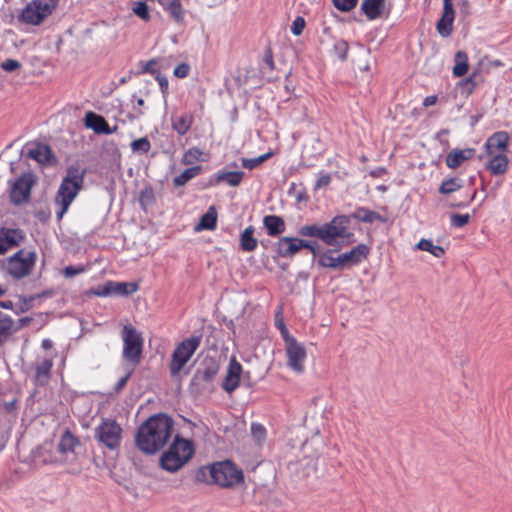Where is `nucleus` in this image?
<instances>
[{
	"label": "nucleus",
	"instance_id": "26",
	"mask_svg": "<svg viewBox=\"0 0 512 512\" xmlns=\"http://www.w3.org/2000/svg\"><path fill=\"white\" fill-rule=\"evenodd\" d=\"M474 153L475 150L471 148L464 150H452L446 156V164L449 168L455 169L465 160L471 159L474 156Z\"/></svg>",
	"mask_w": 512,
	"mask_h": 512
},
{
	"label": "nucleus",
	"instance_id": "7",
	"mask_svg": "<svg viewBox=\"0 0 512 512\" xmlns=\"http://www.w3.org/2000/svg\"><path fill=\"white\" fill-rule=\"evenodd\" d=\"M210 474L214 483L229 488L240 484L244 480L242 470L231 461L215 463L210 467Z\"/></svg>",
	"mask_w": 512,
	"mask_h": 512
},
{
	"label": "nucleus",
	"instance_id": "2",
	"mask_svg": "<svg viewBox=\"0 0 512 512\" xmlns=\"http://www.w3.org/2000/svg\"><path fill=\"white\" fill-rule=\"evenodd\" d=\"M85 171L78 166H70L63 178L55 197V204L59 207L57 219L60 220L67 212L70 204L83 187Z\"/></svg>",
	"mask_w": 512,
	"mask_h": 512
},
{
	"label": "nucleus",
	"instance_id": "45",
	"mask_svg": "<svg viewBox=\"0 0 512 512\" xmlns=\"http://www.w3.org/2000/svg\"><path fill=\"white\" fill-rule=\"evenodd\" d=\"M333 50L340 60H345L349 50V45L345 40H337L334 43Z\"/></svg>",
	"mask_w": 512,
	"mask_h": 512
},
{
	"label": "nucleus",
	"instance_id": "40",
	"mask_svg": "<svg viewBox=\"0 0 512 512\" xmlns=\"http://www.w3.org/2000/svg\"><path fill=\"white\" fill-rule=\"evenodd\" d=\"M303 237H316L323 241V225H304L299 229Z\"/></svg>",
	"mask_w": 512,
	"mask_h": 512
},
{
	"label": "nucleus",
	"instance_id": "63",
	"mask_svg": "<svg viewBox=\"0 0 512 512\" xmlns=\"http://www.w3.org/2000/svg\"><path fill=\"white\" fill-rule=\"evenodd\" d=\"M156 79L159 82V86L163 94H165L168 90V80L165 76H162L160 73L156 74Z\"/></svg>",
	"mask_w": 512,
	"mask_h": 512
},
{
	"label": "nucleus",
	"instance_id": "5",
	"mask_svg": "<svg viewBox=\"0 0 512 512\" xmlns=\"http://www.w3.org/2000/svg\"><path fill=\"white\" fill-rule=\"evenodd\" d=\"M201 343L200 336H193L183 340L174 349L171 355L169 370L172 377L180 375L181 371L191 359L192 355L199 348Z\"/></svg>",
	"mask_w": 512,
	"mask_h": 512
},
{
	"label": "nucleus",
	"instance_id": "35",
	"mask_svg": "<svg viewBox=\"0 0 512 512\" xmlns=\"http://www.w3.org/2000/svg\"><path fill=\"white\" fill-rule=\"evenodd\" d=\"M243 176L244 173L242 171L219 172L216 175V182H226L230 186L236 187L241 183Z\"/></svg>",
	"mask_w": 512,
	"mask_h": 512
},
{
	"label": "nucleus",
	"instance_id": "10",
	"mask_svg": "<svg viewBox=\"0 0 512 512\" xmlns=\"http://www.w3.org/2000/svg\"><path fill=\"white\" fill-rule=\"evenodd\" d=\"M94 437L103 446L114 450L120 446L122 428L115 420L106 418L95 428Z\"/></svg>",
	"mask_w": 512,
	"mask_h": 512
},
{
	"label": "nucleus",
	"instance_id": "13",
	"mask_svg": "<svg viewBox=\"0 0 512 512\" xmlns=\"http://www.w3.org/2000/svg\"><path fill=\"white\" fill-rule=\"evenodd\" d=\"M37 177L32 173L22 174L10 189V200L14 205H21L30 199L32 187L36 184Z\"/></svg>",
	"mask_w": 512,
	"mask_h": 512
},
{
	"label": "nucleus",
	"instance_id": "56",
	"mask_svg": "<svg viewBox=\"0 0 512 512\" xmlns=\"http://www.w3.org/2000/svg\"><path fill=\"white\" fill-rule=\"evenodd\" d=\"M479 66H485V69L490 71L492 68L503 66V63L500 60H487V58H483L479 62Z\"/></svg>",
	"mask_w": 512,
	"mask_h": 512
},
{
	"label": "nucleus",
	"instance_id": "30",
	"mask_svg": "<svg viewBox=\"0 0 512 512\" xmlns=\"http://www.w3.org/2000/svg\"><path fill=\"white\" fill-rule=\"evenodd\" d=\"M263 224L268 231V235L277 236L285 231L284 220L276 215H268L263 219Z\"/></svg>",
	"mask_w": 512,
	"mask_h": 512
},
{
	"label": "nucleus",
	"instance_id": "34",
	"mask_svg": "<svg viewBox=\"0 0 512 512\" xmlns=\"http://www.w3.org/2000/svg\"><path fill=\"white\" fill-rule=\"evenodd\" d=\"M217 212L214 206H210L208 211L201 217L196 226V230H212L216 227Z\"/></svg>",
	"mask_w": 512,
	"mask_h": 512
},
{
	"label": "nucleus",
	"instance_id": "12",
	"mask_svg": "<svg viewBox=\"0 0 512 512\" xmlns=\"http://www.w3.org/2000/svg\"><path fill=\"white\" fill-rule=\"evenodd\" d=\"M349 219L346 216H336L329 223L323 224V242L333 246L338 239L349 238L352 234L348 229Z\"/></svg>",
	"mask_w": 512,
	"mask_h": 512
},
{
	"label": "nucleus",
	"instance_id": "8",
	"mask_svg": "<svg viewBox=\"0 0 512 512\" xmlns=\"http://www.w3.org/2000/svg\"><path fill=\"white\" fill-rule=\"evenodd\" d=\"M282 337L285 342L288 367L297 373L304 372L307 357L305 347L295 338L290 336L288 330L284 326L282 328Z\"/></svg>",
	"mask_w": 512,
	"mask_h": 512
},
{
	"label": "nucleus",
	"instance_id": "3",
	"mask_svg": "<svg viewBox=\"0 0 512 512\" xmlns=\"http://www.w3.org/2000/svg\"><path fill=\"white\" fill-rule=\"evenodd\" d=\"M193 454L192 442L176 436L169 449L161 455L160 465L164 470L174 473L185 466Z\"/></svg>",
	"mask_w": 512,
	"mask_h": 512
},
{
	"label": "nucleus",
	"instance_id": "28",
	"mask_svg": "<svg viewBox=\"0 0 512 512\" xmlns=\"http://www.w3.org/2000/svg\"><path fill=\"white\" fill-rule=\"evenodd\" d=\"M13 319L0 312V347L15 334Z\"/></svg>",
	"mask_w": 512,
	"mask_h": 512
},
{
	"label": "nucleus",
	"instance_id": "48",
	"mask_svg": "<svg viewBox=\"0 0 512 512\" xmlns=\"http://www.w3.org/2000/svg\"><path fill=\"white\" fill-rule=\"evenodd\" d=\"M139 201L143 207L152 205L155 201L153 190L150 188L144 189L140 194Z\"/></svg>",
	"mask_w": 512,
	"mask_h": 512
},
{
	"label": "nucleus",
	"instance_id": "21",
	"mask_svg": "<svg viewBox=\"0 0 512 512\" xmlns=\"http://www.w3.org/2000/svg\"><path fill=\"white\" fill-rule=\"evenodd\" d=\"M27 157L37 161L39 164H53L56 158L51 148L45 144H36L27 152Z\"/></svg>",
	"mask_w": 512,
	"mask_h": 512
},
{
	"label": "nucleus",
	"instance_id": "49",
	"mask_svg": "<svg viewBox=\"0 0 512 512\" xmlns=\"http://www.w3.org/2000/svg\"><path fill=\"white\" fill-rule=\"evenodd\" d=\"M450 218H451V224L454 227L461 228L469 223L470 215L469 214H452Z\"/></svg>",
	"mask_w": 512,
	"mask_h": 512
},
{
	"label": "nucleus",
	"instance_id": "33",
	"mask_svg": "<svg viewBox=\"0 0 512 512\" xmlns=\"http://www.w3.org/2000/svg\"><path fill=\"white\" fill-rule=\"evenodd\" d=\"M454 62L453 75L456 77L464 76L469 68L467 53L464 51H457L454 56Z\"/></svg>",
	"mask_w": 512,
	"mask_h": 512
},
{
	"label": "nucleus",
	"instance_id": "62",
	"mask_svg": "<svg viewBox=\"0 0 512 512\" xmlns=\"http://www.w3.org/2000/svg\"><path fill=\"white\" fill-rule=\"evenodd\" d=\"M459 10L460 13L463 14L464 16L469 15L471 12V5L469 0H461L459 3Z\"/></svg>",
	"mask_w": 512,
	"mask_h": 512
},
{
	"label": "nucleus",
	"instance_id": "54",
	"mask_svg": "<svg viewBox=\"0 0 512 512\" xmlns=\"http://www.w3.org/2000/svg\"><path fill=\"white\" fill-rule=\"evenodd\" d=\"M82 272H84V267L81 265L80 266H67L63 270V275L66 278H71L78 274H81Z\"/></svg>",
	"mask_w": 512,
	"mask_h": 512
},
{
	"label": "nucleus",
	"instance_id": "15",
	"mask_svg": "<svg viewBox=\"0 0 512 512\" xmlns=\"http://www.w3.org/2000/svg\"><path fill=\"white\" fill-rule=\"evenodd\" d=\"M85 126L92 129L96 134L110 135L117 131L118 127L111 128L105 118L94 112H87L84 118Z\"/></svg>",
	"mask_w": 512,
	"mask_h": 512
},
{
	"label": "nucleus",
	"instance_id": "47",
	"mask_svg": "<svg viewBox=\"0 0 512 512\" xmlns=\"http://www.w3.org/2000/svg\"><path fill=\"white\" fill-rule=\"evenodd\" d=\"M133 12L145 21L150 18L148 6L144 2H136L133 7Z\"/></svg>",
	"mask_w": 512,
	"mask_h": 512
},
{
	"label": "nucleus",
	"instance_id": "51",
	"mask_svg": "<svg viewBox=\"0 0 512 512\" xmlns=\"http://www.w3.org/2000/svg\"><path fill=\"white\" fill-rule=\"evenodd\" d=\"M251 432L258 443H261L264 440L266 431L262 425L253 423L251 426Z\"/></svg>",
	"mask_w": 512,
	"mask_h": 512
},
{
	"label": "nucleus",
	"instance_id": "46",
	"mask_svg": "<svg viewBox=\"0 0 512 512\" xmlns=\"http://www.w3.org/2000/svg\"><path fill=\"white\" fill-rule=\"evenodd\" d=\"M271 153H267L264 155H261L257 158L253 159H243L242 160V166L247 169H254L264 161H266L270 157Z\"/></svg>",
	"mask_w": 512,
	"mask_h": 512
},
{
	"label": "nucleus",
	"instance_id": "24",
	"mask_svg": "<svg viewBox=\"0 0 512 512\" xmlns=\"http://www.w3.org/2000/svg\"><path fill=\"white\" fill-rule=\"evenodd\" d=\"M385 9V0H364L361 10L369 20L381 17Z\"/></svg>",
	"mask_w": 512,
	"mask_h": 512
},
{
	"label": "nucleus",
	"instance_id": "27",
	"mask_svg": "<svg viewBox=\"0 0 512 512\" xmlns=\"http://www.w3.org/2000/svg\"><path fill=\"white\" fill-rule=\"evenodd\" d=\"M51 453V445L44 444L38 447L34 453V461L39 462L41 464H51V463H66V460H62L59 457H53L50 455Z\"/></svg>",
	"mask_w": 512,
	"mask_h": 512
},
{
	"label": "nucleus",
	"instance_id": "42",
	"mask_svg": "<svg viewBox=\"0 0 512 512\" xmlns=\"http://www.w3.org/2000/svg\"><path fill=\"white\" fill-rule=\"evenodd\" d=\"M201 155H202L201 150H199L196 147H192L184 153L183 158H182V163L184 165H191L194 162L198 161L200 159Z\"/></svg>",
	"mask_w": 512,
	"mask_h": 512
},
{
	"label": "nucleus",
	"instance_id": "22",
	"mask_svg": "<svg viewBox=\"0 0 512 512\" xmlns=\"http://www.w3.org/2000/svg\"><path fill=\"white\" fill-rule=\"evenodd\" d=\"M509 135L506 132H496L490 136L485 144L487 154L494 155L497 153H503L508 146Z\"/></svg>",
	"mask_w": 512,
	"mask_h": 512
},
{
	"label": "nucleus",
	"instance_id": "4",
	"mask_svg": "<svg viewBox=\"0 0 512 512\" xmlns=\"http://www.w3.org/2000/svg\"><path fill=\"white\" fill-rule=\"evenodd\" d=\"M219 369L220 365L214 358H205L191 379V393L195 396L208 395L212 393L215 389L214 380Z\"/></svg>",
	"mask_w": 512,
	"mask_h": 512
},
{
	"label": "nucleus",
	"instance_id": "43",
	"mask_svg": "<svg viewBox=\"0 0 512 512\" xmlns=\"http://www.w3.org/2000/svg\"><path fill=\"white\" fill-rule=\"evenodd\" d=\"M477 74H478V70H475L468 78H466L460 82V86L462 87V89L464 90V92L467 95L471 94L477 85V81H476Z\"/></svg>",
	"mask_w": 512,
	"mask_h": 512
},
{
	"label": "nucleus",
	"instance_id": "9",
	"mask_svg": "<svg viewBox=\"0 0 512 512\" xmlns=\"http://www.w3.org/2000/svg\"><path fill=\"white\" fill-rule=\"evenodd\" d=\"M122 340L123 357L133 365L139 364L143 349L141 334L131 324H127L122 330Z\"/></svg>",
	"mask_w": 512,
	"mask_h": 512
},
{
	"label": "nucleus",
	"instance_id": "39",
	"mask_svg": "<svg viewBox=\"0 0 512 512\" xmlns=\"http://www.w3.org/2000/svg\"><path fill=\"white\" fill-rule=\"evenodd\" d=\"M461 188L462 180L460 178L454 177L444 180L439 187V192L441 194H451Z\"/></svg>",
	"mask_w": 512,
	"mask_h": 512
},
{
	"label": "nucleus",
	"instance_id": "20",
	"mask_svg": "<svg viewBox=\"0 0 512 512\" xmlns=\"http://www.w3.org/2000/svg\"><path fill=\"white\" fill-rule=\"evenodd\" d=\"M78 445L79 440L70 431H65L58 444V452L64 456L61 459L66 460V463L73 461L75 459V448Z\"/></svg>",
	"mask_w": 512,
	"mask_h": 512
},
{
	"label": "nucleus",
	"instance_id": "31",
	"mask_svg": "<svg viewBox=\"0 0 512 512\" xmlns=\"http://www.w3.org/2000/svg\"><path fill=\"white\" fill-rule=\"evenodd\" d=\"M159 4L169 12L176 22H182L184 19V9L180 0H157Z\"/></svg>",
	"mask_w": 512,
	"mask_h": 512
},
{
	"label": "nucleus",
	"instance_id": "32",
	"mask_svg": "<svg viewBox=\"0 0 512 512\" xmlns=\"http://www.w3.org/2000/svg\"><path fill=\"white\" fill-rule=\"evenodd\" d=\"M254 227L248 226L240 235V247L243 251L252 252L257 248L258 241L254 237Z\"/></svg>",
	"mask_w": 512,
	"mask_h": 512
},
{
	"label": "nucleus",
	"instance_id": "16",
	"mask_svg": "<svg viewBox=\"0 0 512 512\" xmlns=\"http://www.w3.org/2000/svg\"><path fill=\"white\" fill-rule=\"evenodd\" d=\"M454 17L453 0H443L442 17L436 25L437 31L441 36L447 37L451 34Z\"/></svg>",
	"mask_w": 512,
	"mask_h": 512
},
{
	"label": "nucleus",
	"instance_id": "41",
	"mask_svg": "<svg viewBox=\"0 0 512 512\" xmlns=\"http://www.w3.org/2000/svg\"><path fill=\"white\" fill-rule=\"evenodd\" d=\"M130 146L134 153H139V154H145L151 148L150 141L148 140L147 137H142V138L132 141Z\"/></svg>",
	"mask_w": 512,
	"mask_h": 512
},
{
	"label": "nucleus",
	"instance_id": "25",
	"mask_svg": "<svg viewBox=\"0 0 512 512\" xmlns=\"http://www.w3.org/2000/svg\"><path fill=\"white\" fill-rule=\"evenodd\" d=\"M491 160L487 164V169L492 175H503L508 170L509 159L503 153L490 155Z\"/></svg>",
	"mask_w": 512,
	"mask_h": 512
},
{
	"label": "nucleus",
	"instance_id": "50",
	"mask_svg": "<svg viewBox=\"0 0 512 512\" xmlns=\"http://www.w3.org/2000/svg\"><path fill=\"white\" fill-rule=\"evenodd\" d=\"M357 1L358 0H333V4L338 10L348 12L356 6Z\"/></svg>",
	"mask_w": 512,
	"mask_h": 512
},
{
	"label": "nucleus",
	"instance_id": "14",
	"mask_svg": "<svg viewBox=\"0 0 512 512\" xmlns=\"http://www.w3.org/2000/svg\"><path fill=\"white\" fill-rule=\"evenodd\" d=\"M138 290V285L132 282H113L108 281L97 288L91 289L90 294L95 296L122 295L127 296Z\"/></svg>",
	"mask_w": 512,
	"mask_h": 512
},
{
	"label": "nucleus",
	"instance_id": "19",
	"mask_svg": "<svg viewBox=\"0 0 512 512\" xmlns=\"http://www.w3.org/2000/svg\"><path fill=\"white\" fill-rule=\"evenodd\" d=\"M369 253V249L365 244H360L348 252L340 254L337 258L338 268L359 263Z\"/></svg>",
	"mask_w": 512,
	"mask_h": 512
},
{
	"label": "nucleus",
	"instance_id": "59",
	"mask_svg": "<svg viewBox=\"0 0 512 512\" xmlns=\"http://www.w3.org/2000/svg\"><path fill=\"white\" fill-rule=\"evenodd\" d=\"M31 318L30 317H23V318H20L18 320H13V324H14V329H15V333H17L21 328L29 325V323L31 322Z\"/></svg>",
	"mask_w": 512,
	"mask_h": 512
},
{
	"label": "nucleus",
	"instance_id": "17",
	"mask_svg": "<svg viewBox=\"0 0 512 512\" xmlns=\"http://www.w3.org/2000/svg\"><path fill=\"white\" fill-rule=\"evenodd\" d=\"M303 246H308L304 239L293 238V237H282L277 242V253L284 258H291L301 249Z\"/></svg>",
	"mask_w": 512,
	"mask_h": 512
},
{
	"label": "nucleus",
	"instance_id": "64",
	"mask_svg": "<svg viewBox=\"0 0 512 512\" xmlns=\"http://www.w3.org/2000/svg\"><path fill=\"white\" fill-rule=\"evenodd\" d=\"M156 64V60L155 59H151L149 60L144 66H143V69H142V72L144 73H150V74H157L158 72L155 70L154 66Z\"/></svg>",
	"mask_w": 512,
	"mask_h": 512
},
{
	"label": "nucleus",
	"instance_id": "60",
	"mask_svg": "<svg viewBox=\"0 0 512 512\" xmlns=\"http://www.w3.org/2000/svg\"><path fill=\"white\" fill-rule=\"evenodd\" d=\"M331 182V176L329 174H322L318 177L316 182V188H322L329 185Z\"/></svg>",
	"mask_w": 512,
	"mask_h": 512
},
{
	"label": "nucleus",
	"instance_id": "52",
	"mask_svg": "<svg viewBox=\"0 0 512 512\" xmlns=\"http://www.w3.org/2000/svg\"><path fill=\"white\" fill-rule=\"evenodd\" d=\"M305 28V20L303 17H297L292 25H291V32L298 36L303 32V29Z\"/></svg>",
	"mask_w": 512,
	"mask_h": 512
},
{
	"label": "nucleus",
	"instance_id": "36",
	"mask_svg": "<svg viewBox=\"0 0 512 512\" xmlns=\"http://www.w3.org/2000/svg\"><path fill=\"white\" fill-rule=\"evenodd\" d=\"M192 125V118L188 115L172 117V127L179 134H186Z\"/></svg>",
	"mask_w": 512,
	"mask_h": 512
},
{
	"label": "nucleus",
	"instance_id": "29",
	"mask_svg": "<svg viewBox=\"0 0 512 512\" xmlns=\"http://www.w3.org/2000/svg\"><path fill=\"white\" fill-rule=\"evenodd\" d=\"M53 366L52 359H43L35 367V382L38 385H45L50 379V372Z\"/></svg>",
	"mask_w": 512,
	"mask_h": 512
},
{
	"label": "nucleus",
	"instance_id": "44",
	"mask_svg": "<svg viewBox=\"0 0 512 512\" xmlns=\"http://www.w3.org/2000/svg\"><path fill=\"white\" fill-rule=\"evenodd\" d=\"M318 263L322 267L333 268V269L338 268L337 258L333 257L331 255V251L320 255Z\"/></svg>",
	"mask_w": 512,
	"mask_h": 512
},
{
	"label": "nucleus",
	"instance_id": "55",
	"mask_svg": "<svg viewBox=\"0 0 512 512\" xmlns=\"http://www.w3.org/2000/svg\"><path fill=\"white\" fill-rule=\"evenodd\" d=\"M189 71L190 66L186 63H181L174 69V75L178 78H185L189 74Z\"/></svg>",
	"mask_w": 512,
	"mask_h": 512
},
{
	"label": "nucleus",
	"instance_id": "53",
	"mask_svg": "<svg viewBox=\"0 0 512 512\" xmlns=\"http://www.w3.org/2000/svg\"><path fill=\"white\" fill-rule=\"evenodd\" d=\"M1 68L7 72H13L21 68V63L14 59H7L2 62Z\"/></svg>",
	"mask_w": 512,
	"mask_h": 512
},
{
	"label": "nucleus",
	"instance_id": "1",
	"mask_svg": "<svg viewBox=\"0 0 512 512\" xmlns=\"http://www.w3.org/2000/svg\"><path fill=\"white\" fill-rule=\"evenodd\" d=\"M173 420L166 415H155L142 424L136 435L138 448L146 454H154L170 439Z\"/></svg>",
	"mask_w": 512,
	"mask_h": 512
},
{
	"label": "nucleus",
	"instance_id": "6",
	"mask_svg": "<svg viewBox=\"0 0 512 512\" xmlns=\"http://www.w3.org/2000/svg\"><path fill=\"white\" fill-rule=\"evenodd\" d=\"M36 260L35 251L21 249L8 258L6 271L13 279H22L32 273Z\"/></svg>",
	"mask_w": 512,
	"mask_h": 512
},
{
	"label": "nucleus",
	"instance_id": "57",
	"mask_svg": "<svg viewBox=\"0 0 512 512\" xmlns=\"http://www.w3.org/2000/svg\"><path fill=\"white\" fill-rule=\"evenodd\" d=\"M434 244L431 240L428 239H421L418 244L416 245V248L419 250L427 251L431 253L432 249L434 248Z\"/></svg>",
	"mask_w": 512,
	"mask_h": 512
},
{
	"label": "nucleus",
	"instance_id": "18",
	"mask_svg": "<svg viewBox=\"0 0 512 512\" xmlns=\"http://www.w3.org/2000/svg\"><path fill=\"white\" fill-rule=\"evenodd\" d=\"M241 373L242 366L233 357L229 362L227 373L222 383V387L226 392L231 393L238 387Z\"/></svg>",
	"mask_w": 512,
	"mask_h": 512
},
{
	"label": "nucleus",
	"instance_id": "23",
	"mask_svg": "<svg viewBox=\"0 0 512 512\" xmlns=\"http://www.w3.org/2000/svg\"><path fill=\"white\" fill-rule=\"evenodd\" d=\"M23 238L19 230L1 229L0 230V254H4L10 248L17 246Z\"/></svg>",
	"mask_w": 512,
	"mask_h": 512
},
{
	"label": "nucleus",
	"instance_id": "37",
	"mask_svg": "<svg viewBox=\"0 0 512 512\" xmlns=\"http://www.w3.org/2000/svg\"><path fill=\"white\" fill-rule=\"evenodd\" d=\"M202 168L201 166H193L185 169L180 175L176 176L173 179V184L175 187L184 186L190 179L194 178L198 174H200Z\"/></svg>",
	"mask_w": 512,
	"mask_h": 512
},
{
	"label": "nucleus",
	"instance_id": "38",
	"mask_svg": "<svg viewBox=\"0 0 512 512\" xmlns=\"http://www.w3.org/2000/svg\"><path fill=\"white\" fill-rule=\"evenodd\" d=\"M353 217L361 222L365 223H372L376 220H382V217L380 214H378L375 211L368 210L366 208H358L354 214Z\"/></svg>",
	"mask_w": 512,
	"mask_h": 512
},
{
	"label": "nucleus",
	"instance_id": "58",
	"mask_svg": "<svg viewBox=\"0 0 512 512\" xmlns=\"http://www.w3.org/2000/svg\"><path fill=\"white\" fill-rule=\"evenodd\" d=\"M263 61H264V64L269 68V70L274 69L273 54H272V50L270 48L266 49Z\"/></svg>",
	"mask_w": 512,
	"mask_h": 512
},
{
	"label": "nucleus",
	"instance_id": "11",
	"mask_svg": "<svg viewBox=\"0 0 512 512\" xmlns=\"http://www.w3.org/2000/svg\"><path fill=\"white\" fill-rule=\"evenodd\" d=\"M53 12L44 0H31L22 9L18 20L27 25L38 26Z\"/></svg>",
	"mask_w": 512,
	"mask_h": 512
},
{
	"label": "nucleus",
	"instance_id": "61",
	"mask_svg": "<svg viewBox=\"0 0 512 512\" xmlns=\"http://www.w3.org/2000/svg\"><path fill=\"white\" fill-rule=\"evenodd\" d=\"M304 242L308 246H303V248L309 249L312 252L314 257L317 256L320 253L319 245H318V243L316 241L304 240Z\"/></svg>",
	"mask_w": 512,
	"mask_h": 512
}]
</instances>
